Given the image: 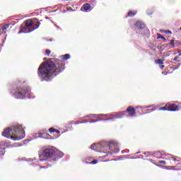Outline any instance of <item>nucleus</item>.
Segmentation results:
<instances>
[{
	"mask_svg": "<svg viewBox=\"0 0 181 181\" xmlns=\"http://www.w3.org/2000/svg\"><path fill=\"white\" fill-rule=\"evenodd\" d=\"M70 59V54H66L59 57V59L51 58L42 62L37 71L38 76L41 81H50L52 77L63 73L66 69V60Z\"/></svg>",
	"mask_w": 181,
	"mask_h": 181,
	"instance_id": "f257e3e1",
	"label": "nucleus"
},
{
	"mask_svg": "<svg viewBox=\"0 0 181 181\" xmlns=\"http://www.w3.org/2000/svg\"><path fill=\"white\" fill-rule=\"evenodd\" d=\"M2 136L12 139L13 141H21L25 138V130L21 125L8 127L2 132Z\"/></svg>",
	"mask_w": 181,
	"mask_h": 181,
	"instance_id": "f03ea898",
	"label": "nucleus"
},
{
	"mask_svg": "<svg viewBox=\"0 0 181 181\" xmlns=\"http://www.w3.org/2000/svg\"><path fill=\"white\" fill-rule=\"evenodd\" d=\"M25 26L21 27V30L19 33H30V32H33L35 29H37L39 26H40V22H38L37 20H35L34 21L31 19L26 20L24 22Z\"/></svg>",
	"mask_w": 181,
	"mask_h": 181,
	"instance_id": "7ed1b4c3",
	"label": "nucleus"
},
{
	"mask_svg": "<svg viewBox=\"0 0 181 181\" xmlns=\"http://www.w3.org/2000/svg\"><path fill=\"white\" fill-rule=\"evenodd\" d=\"M29 93H30V89H29V87L17 86L13 92V95L15 97V98H17V100H23V98H25L26 95L29 94Z\"/></svg>",
	"mask_w": 181,
	"mask_h": 181,
	"instance_id": "20e7f679",
	"label": "nucleus"
},
{
	"mask_svg": "<svg viewBox=\"0 0 181 181\" xmlns=\"http://www.w3.org/2000/svg\"><path fill=\"white\" fill-rule=\"evenodd\" d=\"M40 156H42L43 158H54V147H43L40 151Z\"/></svg>",
	"mask_w": 181,
	"mask_h": 181,
	"instance_id": "39448f33",
	"label": "nucleus"
},
{
	"mask_svg": "<svg viewBox=\"0 0 181 181\" xmlns=\"http://www.w3.org/2000/svg\"><path fill=\"white\" fill-rule=\"evenodd\" d=\"M126 112H128L129 117H136V110H135V107L132 106H129L127 108L126 111L114 116L112 118H109L108 119H114L115 118H124V117H125Z\"/></svg>",
	"mask_w": 181,
	"mask_h": 181,
	"instance_id": "423d86ee",
	"label": "nucleus"
},
{
	"mask_svg": "<svg viewBox=\"0 0 181 181\" xmlns=\"http://www.w3.org/2000/svg\"><path fill=\"white\" fill-rule=\"evenodd\" d=\"M106 149H109V151H112L113 153H117V152H119V148H118V144L114 141L110 142L108 144L105 145Z\"/></svg>",
	"mask_w": 181,
	"mask_h": 181,
	"instance_id": "0eeeda50",
	"label": "nucleus"
},
{
	"mask_svg": "<svg viewBox=\"0 0 181 181\" xmlns=\"http://www.w3.org/2000/svg\"><path fill=\"white\" fill-rule=\"evenodd\" d=\"M134 25L136 33H141V30H144V29H145V24L141 21H136Z\"/></svg>",
	"mask_w": 181,
	"mask_h": 181,
	"instance_id": "6e6552de",
	"label": "nucleus"
},
{
	"mask_svg": "<svg viewBox=\"0 0 181 181\" xmlns=\"http://www.w3.org/2000/svg\"><path fill=\"white\" fill-rule=\"evenodd\" d=\"M64 156V153L57 150L54 148V160L56 159H60V158H63Z\"/></svg>",
	"mask_w": 181,
	"mask_h": 181,
	"instance_id": "1a4fd4ad",
	"label": "nucleus"
},
{
	"mask_svg": "<svg viewBox=\"0 0 181 181\" xmlns=\"http://www.w3.org/2000/svg\"><path fill=\"white\" fill-rule=\"evenodd\" d=\"M166 108L167 111H177V110H179V107H177V105L174 103H167Z\"/></svg>",
	"mask_w": 181,
	"mask_h": 181,
	"instance_id": "9d476101",
	"label": "nucleus"
},
{
	"mask_svg": "<svg viewBox=\"0 0 181 181\" xmlns=\"http://www.w3.org/2000/svg\"><path fill=\"white\" fill-rule=\"evenodd\" d=\"M40 137L42 138V139H53V138H52V136H50V134H49L48 133H40Z\"/></svg>",
	"mask_w": 181,
	"mask_h": 181,
	"instance_id": "9b49d317",
	"label": "nucleus"
},
{
	"mask_svg": "<svg viewBox=\"0 0 181 181\" xmlns=\"http://www.w3.org/2000/svg\"><path fill=\"white\" fill-rule=\"evenodd\" d=\"M9 26H11V24H6L1 26V30H0V33H6V30L7 29L9 28Z\"/></svg>",
	"mask_w": 181,
	"mask_h": 181,
	"instance_id": "f8f14e48",
	"label": "nucleus"
},
{
	"mask_svg": "<svg viewBox=\"0 0 181 181\" xmlns=\"http://www.w3.org/2000/svg\"><path fill=\"white\" fill-rule=\"evenodd\" d=\"M83 9L87 12V11H90V9L91 8V5H90V4H84L82 6Z\"/></svg>",
	"mask_w": 181,
	"mask_h": 181,
	"instance_id": "ddd939ff",
	"label": "nucleus"
},
{
	"mask_svg": "<svg viewBox=\"0 0 181 181\" xmlns=\"http://www.w3.org/2000/svg\"><path fill=\"white\" fill-rule=\"evenodd\" d=\"M6 145V143H4L3 145H0V155H5V148L2 146H5Z\"/></svg>",
	"mask_w": 181,
	"mask_h": 181,
	"instance_id": "4468645a",
	"label": "nucleus"
},
{
	"mask_svg": "<svg viewBox=\"0 0 181 181\" xmlns=\"http://www.w3.org/2000/svg\"><path fill=\"white\" fill-rule=\"evenodd\" d=\"M135 15H136V11H129L127 13V16H129L130 18L135 16Z\"/></svg>",
	"mask_w": 181,
	"mask_h": 181,
	"instance_id": "2eb2a0df",
	"label": "nucleus"
},
{
	"mask_svg": "<svg viewBox=\"0 0 181 181\" xmlns=\"http://www.w3.org/2000/svg\"><path fill=\"white\" fill-rule=\"evenodd\" d=\"M163 62H165V60H162L160 59L156 60V64H159L160 66L163 64Z\"/></svg>",
	"mask_w": 181,
	"mask_h": 181,
	"instance_id": "dca6fc26",
	"label": "nucleus"
},
{
	"mask_svg": "<svg viewBox=\"0 0 181 181\" xmlns=\"http://www.w3.org/2000/svg\"><path fill=\"white\" fill-rule=\"evenodd\" d=\"M159 111H168V107H166V105L164 107H161L158 109Z\"/></svg>",
	"mask_w": 181,
	"mask_h": 181,
	"instance_id": "f3484780",
	"label": "nucleus"
},
{
	"mask_svg": "<svg viewBox=\"0 0 181 181\" xmlns=\"http://www.w3.org/2000/svg\"><path fill=\"white\" fill-rule=\"evenodd\" d=\"M87 122H88V121L76 122L75 124L78 125L79 124H87Z\"/></svg>",
	"mask_w": 181,
	"mask_h": 181,
	"instance_id": "a211bd4d",
	"label": "nucleus"
},
{
	"mask_svg": "<svg viewBox=\"0 0 181 181\" xmlns=\"http://www.w3.org/2000/svg\"><path fill=\"white\" fill-rule=\"evenodd\" d=\"M49 132H50V134H52L53 132H56V129L51 127L49 129Z\"/></svg>",
	"mask_w": 181,
	"mask_h": 181,
	"instance_id": "6ab92c4d",
	"label": "nucleus"
},
{
	"mask_svg": "<svg viewBox=\"0 0 181 181\" xmlns=\"http://www.w3.org/2000/svg\"><path fill=\"white\" fill-rule=\"evenodd\" d=\"M96 163H98V160H93L90 163V165H95Z\"/></svg>",
	"mask_w": 181,
	"mask_h": 181,
	"instance_id": "aec40b11",
	"label": "nucleus"
},
{
	"mask_svg": "<svg viewBox=\"0 0 181 181\" xmlns=\"http://www.w3.org/2000/svg\"><path fill=\"white\" fill-rule=\"evenodd\" d=\"M158 39H162L163 40H166V38L165 37L160 35V34H158Z\"/></svg>",
	"mask_w": 181,
	"mask_h": 181,
	"instance_id": "412c9836",
	"label": "nucleus"
},
{
	"mask_svg": "<svg viewBox=\"0 0 181 181\" xmlns=\"http://www.w3.org/2000/svg\"><path fill=\"white\" fill-rule=\"evenodd\" d=\"M164 33H165V35H172V31L169 30H164Z\"/></svg>",
	"mask_w": 181,
	"mask_h": 181,
	"instance_id": "4be33fe9",
	"label": "nucleus"
},
{
	"mask_svg": "<svg viewBox=\"0 0 181 181\" xmlns=\"http://www.w3.org/2000/svg\"><path fill=\"white\" fill-rule=\"evenodd\" d=\"M158 163H160V165H166V162L165 160H159Z\"/></svg>",
	"mask_w": 181,
	"mask_h": 181,
	"instance_id": "5701e85b",
	"label": "nucleus"
},
{
	"mask_svg": "<svg viewBox=\"0 0 181 181\" xmlns=\"http://www.w3.org/2000/svg\"><path fill=\"white\" fill-rule=\"evenodd\" d=\"M170 45L172 46V47H175V42L173 40L170 42Z\"/></svg>",
	"mask_w": 181,
	"mask_h": 181,
	"instance_id": "b1692460",
	"label": "nucleus"
},
{
	"mask_svg": "<svg viewBox=\"0 0 181 181\" xmlns=\"http://www.w3.org/2000/svg\"><path fill=\"white\" fill-rule=\"evenodd\" d=\"M146 111H147V114H149V112H153V111H155V109H151V110L147 109Z\"/></svg>",
	"mask_w": 181,
	"mask_h": 181,
	"instance_id": "393cba45",
	"label": "nucleus"
},
{
	"mask_svg": "<svg viewBox=\"0 0 181 181\" xmlns=\"http://www.w3.org/2000/svg\"><path fill=\"white\" fill-rule=\"evenodd\" d=\"M95 144H92V145L90 146V149L95 151Z\"/></svg>",
	"mask_w": 181,
	"mask_h": 181,
	"instance_id": "a878e982",
	"label": "nucleus"
},
{
	"mask_svg": "<svg viewBox=\"0 0 181 181\" xmlns=\"http://www.w3.org/2000/svg\"><path fill=\"white\" fill-rule=\"evenodd\" d=\"M45 53H46L47 54H50L51 52H50L49 49H46V50H45Z\"/></svg>",
	"mask_w": 181,
	"mask_h": 181,
	"instance_id": "bb28decb",
	"label": "nucleus"
},
{
	"mask_svg": "<svg viewBox=\"0 0 181 181\" xmlns=\"http://www.w3.org/2000/svg\"><path fill=\"white\" fill-rule=\"evenodd\" d=\"M90 117H98V115H92L90 116H86V118H90Z\"/></svg>",
	"mask_w": 181,
	"mask_h": 181,
	"instance_id": "cd10ccee",
	"label": "nucleus"
},
{
	"mask_svg": "<svg viewBox=\"0 0 181 181\" xmlns=\"http://www.w3.org/2000/svg\"><path fill=\"white\" fill-rule=\"evenodd\" d=\"M178 59H179V57L176 56V57H175L173 60H174V62H177Z\"/></svg>",
	"mask_w": 181,
	"mask_h": 181,
	"instance_id": "c85d7f7f",
	"label": "nucleus"
},
{
	"mask_svg": "<svg viewBox=\"0 0 181 181\" xmlns=\"http://www.w3.org/2000/svg\"><path fill=\"white\" fill-rule=\"evenodd\" d=\"M98 121H100V119L93 120V121H89V122L91 124L93 122H98Z\"/></svg>",
	"mask_w": 181,
	"mask_h": 181,
	"instance_id": "c756f323",
	"label": "nucleus"
},
{
	"mask_svg": "<svg viewBox=\"0 0 181 181\" xmlns=\"http://www.w3.org/2000/svg\"><path fill=\"white\" fill-rule=\"evenodd\" d=\"M160 69H161V70H163V69H165V65H160Z\"/></svg>",
	"mask_w": 181,
	"mask_h": 181,
	"instance_id": "7c9ffc66",
	"label": "nucleus"
},
{
	"mask_svg": "<svg viewBox=\"0 0 181 181\" xmlns=\"http://www.w3.org/2000/svg\"><path fill=\"white\" fill-rule=\"evenodd\" d=\"M171 159L173 160V162H176V158H175V157H172Z\"/></svg>",
	"mask_w": 181,
	"mask_h": 181,
	"instance_id": "2f4dec72",
	"label": "nucleus"
},
{
	"mask_svg": "<svg viewBox=\"0 0 181 181\" xmlns=\"http://www.w3.org/2000/svg\"><path fill=\"white\" fill-rule=\"evenodd\" d=\"M55 132H56L57 134H59V133H60V131L56 129V130H55Z\"/></svg>",
	"mask_w": 181,
	"mask_h": 181,
	"instance_id": "473e14b6",
	"label": "nucleus"
},
{
	"mask_svg": "<svg viewBox=\"0 0 181 181\" xmlns=\"http://www.w3.org/2000/svg\"><path fill=\"white\" fill-rule=\"evenodd\" d=\"M46 167H45V166H41V167H40V169H45Z\"/></svg>",
	"mask_w": 181,
	"mask_h": 181,
	"instance_id": "72a5a7b5",
	"label": "nucleus"
},
{
	"mask_svg": "<svg viewBox=\"0 0 181 181\" xmlns=\"http://www.w3.org/2000/svg\"><path fill=\"white\" fill-rule=\"evenodd\" d=\"M103 115H100L101 117H103Z\"/></svg>",
	"mask_w": 181,
	"mask_h": 181,
	"instance_id": "f704fd0d",
	"label": "nucleus"
},
{
	"mask_svg": "<svg viewBox=\"0 0 181 181\" xmlns=\"http://www.w3.org/2000/svg\"><path fill=\"white\" fill-rule=\"evenodd\" d=\"M180 30H181V28H180Z\"/></svg>",
	"mask_w": 181,
	"mask_h": 181,
	"instance_id": "c9c22d12",
	"label": "nucleus"
}]
</instances>
